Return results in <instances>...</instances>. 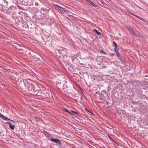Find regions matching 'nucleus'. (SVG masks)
I'll return each instance as SVG.
<instances>
[{"label": "nucleus", "instance_id": "4", "mask_svg": "<svg viewBox=\"0 0 148 148\" xmlns=\"http://www.w3.org/2000/svg\"><path fill=\"white\" fill-rule=\"evenodd\" d=\"M33 56H34V57H33L34 58V59H35L36 60L38 61V60L40 59V56L38 54L35 53Z\"/></svg>", "mask_w": 148, "mask_h": 148}, {"label": "nucleus", "instance_id": "2", "mask_svg": "<svg viewBox=\"0 0 148 148\" xmlns=\"http://www.w3.org/2000/svg\"><path fill=\"white\" fill-rule=\"evenodd\" d=\"M51 140L52 142H54L59 145H61V142L57 138L53 139V138H51Z\"/></svg>", "mask_w": 148, "mask_h": 148}, {"label": "nucleus", "instance_id": "10", "mask_svg": "<svg viewBox=\"0 0 148 148\" xmlns=\"http://www.w3.org/2000/svg\"><path fill=\"white\" fill-rule=\"evenodd\" d=\"M88 2L93 6L96 7H97L96 5L90 0L88 1Z\"/></svg>", "mask_w": 148, "mask_h": 148}, {"label": "nucleus", "instance_id": "19", "mask_svg": "<svg viewBox=\"0 0 148 148\" xmlns=\"http://www.w3.org/2000/svg\"><path fill=\"white\" fill-rule=\"evenodd\" d=\"M29 85L32 88L33 87V85L32 84H30Z\"/></svg>", "mask_w": 148, "mask_h": 148}, {"label": "nucleus", "instance_id": "9", "mask_svg": "<svg viewBox=\"0 0 148 148\" xmlns=\"http://www.w3.org/2000/svg\"><path fill=\"white\" fill-rule=\"evenodd\" d=\"M11 11H12V9L11 8L8 9V10H7L6 13L7 14H10L11 12Z\"/></svg>", "mask_w": 148, "mask_h": 148}, {"label": "nucleus", "instance_id": "21", "mask_svg": "<svg viewBox=\"0 0 148 148\" xmlns=\"http://www.w3.org/2000/svg\"><path fill=\"white\" fill-rule=\"evenodd\" d=\"M3 116L0 113V116L1 117H3Z\"/></svg>", "mask_w": 148, "mask_h": 148}, {"label": "nucleus", "instance_id": "12", "mask_svg": "<svg viewBox=\"0 0 148 148\" xmlns=\"http://www.w3.org/2000/svg\"><path fill=\"white\" fill-rule=\"evenodd\" d=\"M113 43L115 47L114 50H116V49H117V45L114 41H113Z\"/></svg>", "mask_w": 148, "mask_h": 148}, {"label": "nucleus", "instance_id": "15", "mask_svg": "<svg viewBox=\"0 0 148 148\" xmlns=\"http://www.w3.org/2000/svg\"><path fill=\"white\" fill-rule=\"evenodd\" d=\"M64 111H65V112H68V113L69 114H71V112H69L67 109H64Z\"/></svg>", "mask_w": 148, "mask_h": 148}, {"label": "nucleus", "instance_id": "23", "mask_svg": "<svg viewBox=\"0 0 148 148\" xmlns=\"http://www.w3.org/2000/svg\"><path fill=\"white\" fill-rule=\"evenodd\" d=\"M111 139L112 140H113V139H111Z\"/></svg>", "mask_w": 148, "mask_h": 148}, {"label": "nucleus", "instance_id": "20", "mask_svg": "<svg viewBox=\"0 0 148 148\" xmlns=\"http://www.w3.org/2000/svg\"><path fill=\"white\" fill-rule=\"evenodd\" d=\"M132 15H134H134H135V14H134L133 13H132L131 12H129Z\"/></svg>", "mask_w": 148, "mask_h": 148}, {"label": "nucleus", "instance_id": "17", "mask_svg": "<svg viewBox=\"0 0 148 148\" xmlns=\"http://www.w3.org/2000/svg\"><path fill=\"white\" fill-rule=\"evenodd\" d=\"M10 120V121H12L13 123H15V121H14L13 120H11V119H10V120Z\"/></svg>", "mask_w": 148, "mask_h": 148}, {"label": "nucleus", "instance_id": "1", "mask_svg": "<svg viewBox=\"0 0 148 148\" xmlns=\"http://www.w3.org/2000/svg\"><path fill=\"white\" fill-rule=\"evenodd\" d=\"M12 14V18H14L16 21H17L18 22H20V21H22L23 18L22 17H21L20 16L15 17L14 16L15 15L14 14Z\"/></svg>", "mask_w": 148, "mask_h": 148}, {"label": "nucleus", "instance_id": "8", "mask_svg": "<svg viewBox=\"0 0 148 148\" xmlns=\"http://www.w3.org/2000/svg\"><path fill=\"white\" fill-rule=\"evenodd\" d=\"M55 7L60 10L65 11V10H64V8L60 7L57 5H56Z\"/></svg>", "mask_w": 148, "mask_h": 148}, {"label": "nucleus", "instance_id": "22", "mask_svg": "<svg viewBox=\"0 0 148 148\" xmlns=\"http://www.w3.org/2000/svg\"><path fill=\"white\" fill-rule=\"evenodd\" d=\"M31 90V91H32V89H31L30 90Z\"/></svg>", "mask_w": 148, "mask_h": 148}, {"label": "nucleus", "instance_id": "11", "mask_svg": "<svg viewBox=\"0 0 148 148\" xmlns=\"http://www.w3.org/2000/svg\"><path fill=\"white\" fill-rule=\"evenodd\" d=\"M93 31L94 32H95L98 35H100L101 34V33L99 32L97 30L95 29H94Z\"/></svg>", "mask_w": 148, "mask_h": 148}, {"label": "nucleus", "instance_id": "14", "mask_svg": "<svg viewBox=\"0 0 148 148\" xmlns=\"http://www.w3.org/2000/svg\"><path fill=\"white\" fill-rule=\"evenodd\" d=\"M100 53H103V54H104V55H106L107 54V53L104 52L103 50H101L100 51Z\"/></svg>", "mask_w": 148, "mask_h": 148}, {"label": "nucleus", "instance_id": "16", "mask_svg": "<svg viewBox=\"0 0 148 148\" xmlns=\"http://www.w3.org/2000/svg\"><path fill=\"white\" fill-rule=\"evenodd\" d=\"M71 111L73 113H74V114H77V112H75L74 111H73V110H71Z\"/></svg>", "mask_w": 148, "mask_h": 148}, {"label": "nucleus", "instance_id": "6", "mask_svg": "<svg viewBox=\"0 0 148 148\" xmlns=\"http://www.w3.org/2000/svg\"><path fill=\"white\" fill-rule=\"evenodd\" d=\"M6 123L9 125V127L12 130H14L15 126L14 125H12L10 122H7Z\"/></svg>", "mask_w": 148, "mask_h": 148}, {"label": "nucleus", "instance_id": "5", "mask_svg": "<svg viewBox=\"0 0 148 148\" xmlns=\"http://www.w3.org/2000/svg\"><path fill=\"white\" fill-rule=\"evenodd\" d=\"M116 53V55L117 57L120 59L121 60V58L122 57H121V55L120 54L119 52V51H117L116 50H114Z\"/></svg>", "mask_w": 148, "mask_h": 148}, {"label": "nucleus", "instance_id": "18", "mask_svg": "<svg viewBox=\"0 0 148 148\" xmlns=\"http://www.w3.org/2000/svg\"><path fill=\"white\" fill-rule=\"evenodd\" d=\"M85 110H86L87 111V112H88L90 113H91L92 114V113L90 112V111H89L86 108H85Z\"/></svg>", "mask_w": 148, "mask_h": 148}, {"label": "nucleus", "instance_id": "3", "mask_svg": "<svg viewBox=\"0 0 148 148\" xmlns=\"http://www.w3.org/2000/svg\"><path fill=\"white\" fill-rule=\"evenodd\" d=\"M127 29L130 32V33L134 36H137V34L135 33L133 30L131 28H128Z\"/></svg>", "mask_w": 148, "mask_h": 148}, {"label": "nucleus", "instance_id": "7", "mask_svg": "<svg viewBox=\"0 0 148 148\" xmlns=\"http://www.w3.org/2000/svg\"><path fill=\"white\" fill-rule=\"evenodd\" d=\"M134 16L136 17V18H138L139 19H140V20H142V21L145 22L146 23H147V22H148V21H147V20H146L138 16H137V15H136V14H135V15H134Z\"/></svg>", "mask_w": 148, "mask_h": 148}, {"label": "nucleus", "instance_id": "13", "mask_svg": "<svg viewBox=\"0 0 148 148\" xmlns=\"http://www.w3.org/2000/svg\"><path fill=\"white\" fill-rule=\"evenodd\" d=\"M1 118L5 120H10L9 119L7 118L6 117L4 116H3V117H1Z\"/></svg>", "mask_w": 148, "mask_h": 148}]
</instances>
